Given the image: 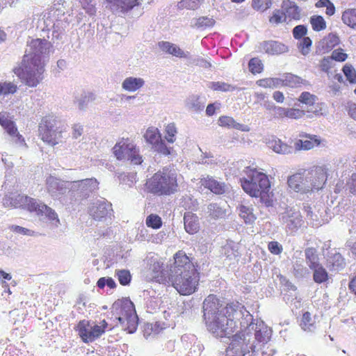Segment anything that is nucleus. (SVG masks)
Here are the masks:
<instances>
[{"label": "nucleus", "mask_w": 356, "mask_h": 356, "mask_svg": "<svg viewBox=\"0 0 356 356\" xmlns=\"http://www.w3.org/2000/svg\"><path fill=\"white\" fill-rule=\"evenodd\" d=\"M97 285L100 289H103L105 286H107L110 289H115L116 287L115 282L111 277L99 278Z\"/></svg>", "instance_id": "nucleus-62"}, {"label": "nucleus", "mask_w": 356, "mask_h": 356, "mask_svg": "<svg viewBox=\"0 0 356 356\" xmlns=\"http://www.w3.org/2000/svg\"><path fill=\"white\" fill-rule=\"evenodd\" d=\"M46 63L40 58L24 56L21 65L13 71L25 85L34 88L43 79Z\"/></svg>", "instance_id": "nucleus-7"}, {"label": "nucleus", "mask_w": 356, "mask_h": 356, "mask_svg": "<svg viewBox=\"0 0 356 356\" xmlns=\"http://www.w3.org/2000/svg\"><path fill=\"white\" fill-rule=\"evenodd\" d=\"M300 325L306 332H313L315 330V321L309 312L303 313Z\"/></svg>", "instance_id": "nucleus-36"}, {"label": "nucleus", "mask_w": 356, "mask_h": 356, "mask_svg": "<svg viewBox=\"0 0 356 356\" xmlns=\"http://www.w3.org/2000/svg\"><path fill=\"white\" fill-rule=\"evenodd\" d=\"M327 266L332 270H340L345 266L344 259L339 253H334L327 259Z\"/></svg>", "instance_id": "nucleus-34"}, {"label": "nucleus", "mask_w": 356, "mask_h": 356, "mask_svg": "<svg viewBox=\"0 0 356 356\" xmlns=\"http://www.w3.org/2000/svg\"><path fill=\"white\" fill-rule=\"evenodd\" d=\"M209 215L213 218H222L225 216L226 211L216 203L210 204L208 206Z\"/></svg>", "instance_id": "nucleus-46"}, {"label": "nucleus", "mask_w": 356, "mask_h": 356, "mask_svg": "<svg viewBox=\"0 0 356 356\" xmlns=\"http://www.w3.org/2000/svg\"><path fill=\"white\" fill-rule=\"evenodd\" d=\"M37 200L20 195L13 194L8 198H6L3 202L4 204H10L15 208L25 207L31 211V201H36Z\"/></svg>", "instance_id": "nucleus-24"}, {"label": "nucleus", "mask_w": 356, "mask_h": 356, "mask_svg": "<svg viewBox=\"0 0 356 356\" xmlns=\"http://www.w3.org/2000/svg\"><path fill=\"white\" fill-rule=\"evenodd\" d=\"M184 220L185 229L188 234H193L199 230L198 218L195 214L191 212L186 213Z\"/></svg>", "instance_id": "nucleus-29"}, {"label": "nucleus", "mask_w": 356, "mask_h": 356, "mask_svg": "<svg viewBox=\"0 0 356 356\" xmlns=\"http://www.w3.org/2000/svg\"><path fill=\"white\" fill-rule=\"evenodd\" d=\"M305 114V111L298 108H287L286 118L298 120L302 118Z\"/></svg>", "instance_id": "nucleus-63"}, {"label": "nucleus", "mask_w": 356, "mask_h": 356, "mask_svg": "<svg viewBox=\"0 0 356 356\" xmlns=\"http://www.w3.org/2000/svg\"><path fill=\"white\" fill-rule=\"evenodd\" d=\"M9 229L11 232L24 235V236H35V232L31 229L20 227L19 225H13L9 227Z\"/></svg>", "instance_id": "nucleus-59"}, {"label": "nucleus", "mask_w": 356, "mask_h": 356, "mask_svg": "<svg viewBox=\"0 0 356 356\" xmlns=\"http://www.w3.org/2000/svg\"><path fill=\"white\" fill-rule=\"evenodd\" d=\"M190 341L193 343L188 353V356H200L203 350L202 344L197 340V339L192 334H184L181 337V341L187 343Z\"/></svg>", "instance_id": "nucleus-28"}, {"label": "nucleus", "mask_w": 356, "mask_h": 356, "mask_svg": "<svg viewBox=\"0 0 356 356\" xmlns=\"http://www.w3.org/2000/svg\"><path fill=\"white\" fill-rule=\"evenodd\" d=\"M271 334V329L264 321L253 320L233 335L225 356H273L275 350L269 343Z\"/></svg>", "instance_id": "nucleus-2"}, {"label": "nucleus", "mask_w": 356, "mask_h": 356, "mask_svg": "<svg viewBox=\"0 0 356 356\" xmlns=\"http://www.w3.org/2000/svg\"><path fill=\"white\" fill-rule=\"evenodd\" d=\"M236 211L239 217L245 224L251 225L254 223L257 219V217L253 212L252 205L248 202H243L238 204L236 207Z\"/></svg>", "instance_id": "nucleus-23"}, {"label": "nucleus", "mask_w": 356, "mask_h": 356, "mask_svg": "<svg viewBox=\"0 0 356 356\" xmlns=\"http://www.w3.org/2000/svg\"><path fill=\"white\" fill-rule=\"evenodd\" d=\"M206 104V99L198 95H191L185 100V106L191 112L198 113L202 112Z\"/></svg>", "instance_id": "nucleus-22"}, {"label": "nucleus", "mask_w": 356, "mask_h": 356, "mask_svg": "<svg viewBox=\"0 0 356 356\" xmlns=\"http://www.w3.org/2000/svg\"><path fill=\"white\" fill-rule=\"evenodd\" d=\"M111 10L118 15L129 13L140 5V0H106Z\"/></svg>", "instance_id": "nucleus-16"}, {"label": "nucleus", "mask_w": 356, "mask_h": 356, "mask_svg": "<svg viewBox=\"0 0 356 356\" xmlns=\"http://www.w3.org/2000/svg\"><path fill=\"white\" fill-rule=\"evenodd\" d=\"M144 138L146 142L152 146L161 138V136L157 128L152 127L146 130Z\"/></svg>", "instance_id": "nucleus-42"}, {"label": "nucleus", "mask_w": 356, "mask_h": 356, "mask_svg": "<svg viewBox=\"0 0 356 356\" xmlns=\"http://www.w3.org/2000/svg\"><path fill=\"white\" fill-rule=\"evenodd\" d=\"M310 23L312 29L316 31L325 29L326 22L321 15H313L310 17Z\"/></svg>", "instance_id": "nucleus-45"}, {"label": "nucleus", "mask_w": 356, "mask_h": 356, "mask_svg": "<svg viewBox=\"0 0 356 356\" xmlns=\"http://www.w3.org/2000/svg\"><path fill=\"white\" fill-rule=\"evenodd\" d=\"M152 149L163 155H169L171 152V147H168L165 141L161 138L156 143L152 146Z\"/></svg>", "instance_id": "nucleus-51"}, {"label": "nucleus", "mask_w": 356, "mask_h": 356, "mask_svg": "<svg viewBox=\"0 0 356 356\" xmlns=\"http://www.w3.org/2000/svg\"><path fill=\"white\" fill-rule=\"evenodd\" d=\"M18 87L12 81H0V96L6 97L13 95L17 91Z\"/></svg>", "instance_id": "nucleus-37"}, {"label": "nucleus", "mask_w": 356, "mask_h": 356, "mask_svg": "<svg viewBox=\"0 0 356 356\" xmlns=\"http://www.w3.org/2000/svg\"><path fill=\"white\" fill-rule=\"evenodd\" d=\"M159 47L161 51L178 58H189V52L184 51L178 45L170 42L162 41L159 42Z\"/></svg>", "instance_id": "nucleus-25"}, {"label": "nucleus", "mask_w": 356, "mask_h": 356, "mask_svg": "<svg viewBox=\"0 0 356 356\" xmlns=\"http://www.w3.org/2000/svg\"><path fill=\"white\" fill-rule=\"evenodd\" d=\"M165 139L168 143H174L177 139L178 133L176 124L174 122L169 123L165 126Z\"/></svg>", "instance_id": "nucleus-41"}, {"label": "nucleus", "mask_w": 356, "mask_h": 356, "mask_svg": "<svg viewBox=\"0 0 356 356\" xmlns=\"http://www.w3.org/2000/svg\"><path fill=\"white\" fill-rule=\"evenodd\" d=\"M300 139L294 142L296 150H309L321 144V139L316 135L301 133L299 135Z\"/></svg>", "instance_id": "nucleus-18"}, {"label": "nucleus", "mask_w": 356, "mask_h": 356, "mask_svg": "<svg viewBox=\"0 0 356 356\" xmlns=\"http://www.w3.org/2000/svg\"><path fill=\"white\" fill-rule=\"evenodd\" d=\"M111 318L116 322L115 326H120L129 334L134 333L138 325L134 303L128 298L115 301L111 307Z\"/></svg>", "instance_id": "nucleus-6"}, {"label": "nucleus", "mask_w": 356, "mask_h": 356, "mask_svg": "<svg viewBox=\"0 0 356 356\" xmlns=\"http://www.w3.org/2000/svg\"><path fill=\"white\" fill-rule=\"evenodd\" d=\"M31 211H35L37 215L44 216L53 227H58L60 222L56 212L39 200L31 201Z\"/></svg>", "instance_id": "nucleus-15"}, {"label": "nucleus", "mask_w": 356, "mask_h": 356, "mask_svg": "<svg viewBox=\"0 0 356 356\" xmlns=\"http://www.w3.org/2000/svg\"><path fill=\"white\" fill-rule=\"evenodd\" d=\"M272 2L270 0H252V7L254 10L264 12L270 8Z\"/></svg>", "instance_id": "nucleus-57"}, {"label": "nucleus", "mask_w": 356, "mask_h": 356, "mask_svg": "<svg viewBox=\"0 0 356 356\" xmlns=\"http://www.w3.org/2000/svg\"><path fill=\"white\" fill-rule=\"evenodd\" d=\"M344 24L352 28H356V9L350 8L346 10L341 17Z\"/></svg>", "instance_id": "nucleus-40"}, {"label": "nucleus", "mask_w": 356, "mask_h": 356, "mask_svg": "<svg viewBox=\"0 0 356 356\" xmlns=\"http://www.w3.org/2000/svg\"><path fill=\"white\" fill-rule=\"evenodd\" d=\"M89 321L86 320L81 321L76 327L78 334L81 338L83 342L88 343L89 341Z\"/></svg>", "instance_id": "nucleus-43"}, {"label": "nucleus", "mask_w": 356, "mask_h": 356, "mask_svg": "<svg viewBox=\"0 0 356 356\" xmlns=\"http://www.w3.org/2000/svg\"><path fill=\"white\" fill-rule=\"evenodd\" d=\"M113 152L118 160H129L134 165L143 161L139 149L129 138H122L113 148Z\"/></svg>", "instance_id": "nucleus-10"}, {"label": "nucleus", "mask_w": 356, "mask_h": 356, "mask_svg": "<svg viewBox=\"0 0 356 356\" xmlns=\"http://www.w3.org/2000/svg\"><path fill=\"white\" fill-rule=\"evenodd\" d=\"M221 254L229 260L236 259L239 256L238 244L234 241H227L222 247Z\"/></svg>", "instance_id": "nucleus-32"}, {"label": "nucleus", "mask_w": 356, "mask_h": 356, "mask_svg": "<svg viewBox=\"0 0 356 356\" xmlns=\"http://www.w3.org/2000/svg\"><path fill=\"white\" fill-rule=\"evenodd\" d=\"M200 183L202 186L215 194L221 195L227 191V186L224 182L219 181L212 177L207 176L202 178Z\"/></svg>", "instance_id": "nucleus-21"}, {"label": "nucleus", "mask_w": 356, "mask_h": 356, "mask_svg": "<svg viewBox=\"0 0 356 356\" xmlns=\"http://www.w3.org/2000/svg\"><path fill=\"white\" fill-rule=\"evenodd\" d=\"M218 124L221 127H227L229 128H235L241 129L242 124L236 122L233 118L229 116H221L218 119Z\"/></svg>", "instance_id": "nucleus-47"}, {"label": "nucleus", "mask_w": 356, "mask_h": 356, "mask_svg": "<svg viewBox=\"0 0 356 356\" xmlns=\"http://www.w3.org/2000/svg\"><path fill=\"white\" fill-rule=\"evenodd\" d=\"M339 42V38L337 34L330 33L321 40L317 47L316 52L323 54L329 51Z\"/></svg>", "instance_id": "nucleus-26"}, {"label": "nucleus", "mask_w": 356, "mask_h": 356, "mask_svg": "<svg viewBox=\"0 0 356 356\" xmlns=\"http://www.w3.org/2000/svg\"><path fill=\"white\" fill-rule=\"evenodd\" d=\"M312 44V40L309 37L300 39L298 46L302 55L306 56L310 52Z\"/></svg>", "instance_id": "nucleus-58"}, {"label": "nucleus", "mask_w": 356, "mask_h": 356, "mask_svg": "<svg viewBox=\"0 0 356 356\" xmlns=\"http://www.w3.org/2000/svg\"><path fill=\"white\" fill-rule=\"evenodd\" d=\"M304 210L307 213V217L311 220L314 226H319L323 223V220L321 219L323 212L321 211V209H316L311 207L310 206L305 204L304 205Z\"/></svg>", "instance_id": "nucleus-31"}, {"label": "nucleus", "mask_w": 356, "mask_h": 356, "mask_svg": "<svg viewBox=\"0 0 356 356\" xmlns=\"http://www.w3.org/2000/svg\"><path fill=\"white\" fill-rule=\"evenodd\" d=\"M268 147L275 152L281 154H288L292 152L293 147L282 142L279 138H273L268 142Z\"/></svg>", "instance_id": "nucleus-30"}, {"label": "nucleus", "mask_w": 356, "mask_h": 356, "mask_svg": "<svg viewBox=\"0 0 356 356\" xmlns=\"http://www.w3.org/2000/svg\"><path fill=\"white\" fill-rule=\"evenodd\" d=\"M174 259V266L170 269V280L174 288L181 295L193 293L199 283V273L185 252L179 251Z\"/></svg>", "instance_id": "nucleus-3"}, {"label": "nucleus", "mask_w": 356, "mask_h": 356, "mask_svg": "<svg viewBox=\"0 0 356 356\" xmlns=\"http://www.w3.org/2000/svg\"><path fill=\"white\" fill-rule=\"evenodd\" d=\"M112 204L104 197H99L93 200L90 207V217L95 221L103 222L111 219L113 216Z\"/></svg>", "instance_id": "nucleus-14"}, {"label": "nucleus", "mask_w": 356, "mask_h": 356, "mask_svg": "<svg viewBox=\"0 0 356 356\" xmlns=\"http://www.w3.org/2000/svg\"><path fill=\"white\" fill-rule=\"evenodd\" d=\"M186 58L189 65H195L206 69L211 67V63L201 56L192 57L189 54V58Z\"/></svg>", "instance_id": "nucleus-48"}, {"label": "nucleus", "mask_w": 356, "mask_h": 356, "mask_svg": "<svg viewBox=\"0 0 356 356\" xmlns=\"http://www.w3.org/2000/svg\"><path fill=\"white\" fill-rule=\"evenodd\" d=\"M259 51L270 55H278L288 51V47L277 41H264L259 44Z\"/></svg>", "instance_id": "nucleus-20"}, {"label": "nucleus", "mask_w": 356, "mask_h": 356, "mask_svg": "<svg viewBox=\"0 0 356 356\" xmlns=\"http://www.w3.org/2000/svg\"><path fill=\"white\" fill-rule=\"evenodd\" d=\"M283 82L284 86L291 88H298L307 83L306 80L291 73L283 75Z\"/></svg>", "instance_id": "nucleus-33"}, {"label": "nucleus", "mask_w": 356, "mask_h": 356, "mask_svg": "<svg viewBox=\"0 0 356 356\" xmlns=\"http://www.w3.org/2000/svg\"><path fill=\"white\" fill-rule=\"evenodd\" d=\"M312 269L314 270V280L316 283H323L327 280V273L322 266L318 265L316 266V268H314Z\"/></svg>", "instance_id": "nucleus-44"}, {"label": "nucleus", "mask_w": 356, "mask_h": 356, "mask_svg": "<svg viewBox=\"0 0 356 356\" xmlns=\"http://www.w3.org/2000/svg\"><path fill=\"white\" fill-rule=\"evenodd\" d=\"M115 275L118 277L119 282L123 285H128L131 280V275L128 270H118L115 272Z\"/></svg>", "instance_id": "nucleus-54"}, {"label": "nucleus", "mask_w": 356, "mask_h": 356, "mask_svg": "<svg viewBox=\"0 0 356 356\" xmlns=\"http://www.w3.org/2000/svg\"><path fill=\"white\" fill-rule=\"evenodd\" d=\"M328 169L325 165L314 166L303 173H296L289 177V188L300 195L312 194L323 188L327 180Z\"/></svg>", "instance_id": "nucleus-4"}, {"label": "nucleus", "mask_w": 356, "mask_h": 356, "mask_svg": "<svg viewBox=\"0 0 356 356\" xmlns=\"http://www.w3.org/2000/svg\"><path fill=\"white\" fill-rule=\"evenodd\" d=\"M343 72L350 83H356V72L351 65H346L343 67Z\"/></svg>", "instance_id": "nucleus-60"}, {"label": "nucleus", "mask_w": 356, "mask_h": 356, "mask_svg": "<svg viewBox=\"0 0 356 356\" xmlns=\"http://www.w3.org/2000/svg\"><path fill=\"white\" fill-rule=\"evenodd\" d=\"M163 327L161 326V323L159 322H156L154 323L147 324L144 331V336L147 338L148 336L151 334H159Z\"/></svg>", "instance_id": "nucleus-56"}, {"label": "nucleus", "mask_w": 356, "mask_h": 356, "mask_svg": "<svg viewBox=\"0 0 356 356\" xmlns=\"http://www.w3.org/2000/svg\"><path fill=\"white\" fill-rule=\"evenodd\" d=\"M3 128L10 136L16 138V143L24 142L22 136L18 133L17 129L13 121L5 125Z\"/></svg>", "instance_id": "nucleus-52"}, {"label": "nucleus", "mask_w": 356, "mask_h": 356, "mask_svg": "<svg viewBox=\"0 0 356 356\" xmlns=\"http://www.w3.org/2000/svg\"><path fill=\"white\" fill-rule=\"evenodd\" d=\"M346 190L350 193L356 195V173H353L346 183Z\"/></svg>", "instance_id": "nucleus-64"}, {"label": "nucleus", "mask_w": 356, "mask_h": 356, "mask_svg": "<svg viewBox=\"0 0 356 356\" xmlns=\"http://www.w3.org/2000/svg\"><path fill=\"white\" fill-rule=\"evenodd\" d=\"M63 130L61 122L53 115L44 117L39 125L42 140L51 145H55L61 141Z\"/></svg>", "instance_id": "nucleus-9"}, {"label": "nucleus", "mask_w": 356, "mask_h": 356, "mask_svg": "<svg viewBox=\"0 0 356 356\" xmlns=\"http://www.w3.org/2000/svg\"><path fill=\"white\" fill-rule=\"evenodd\" d=\"M209 87L213 90L222 92L233 91L235 89L234 86L220 81L211 82L209 83Z\"/></svg>", "instance_id": "nucleus-53"}, {"label": "nucleus", "mask_w": 356, "mask_h": 356, "mask_svg": "<svg viewBox=\"0 0 356 356\" xmlns=\"http://www.w3.org/2000/svg\"><path fill=\"white\" fill-rule=\"evenodd\" d=\"M286 20V15L285 13L281 10H275L273 15L270 17L269 21L270 23L273 24H280Z\"/></svg>", "instance_id": "nucleus-61"}, {"label": "nucleus", "mask_w": 356, "mask_h": 356, "mask_svg": "<svg viewBox=\"0 0 356 356\" xmlns=\"http://www.w3.org/2000/svg\"><path fill=\"white\" fill-rule=\"evenodd\" d=\"M145 223L148 227L155 229H159L162 226L161 218L156 214L149 215L146 218Z\"/></svg>", "instance_id": "nucleus-50"}, {"label": "nucleus", "mask_w": 356, "mask_h": 356, "mask_svg": "<svg viewBox=\"0 0 356 356\" xmlns=\"http://www.w3.org/2000/svg\"><path fill=\"white\" fill-rule=\"evenodd\" d=\"M146 261L149 266V270L152 272V278H158L162 271L163 264L160 263L157 258L153 256L147 257Z\"/></svg>", "instance_id": "nucleus-35"}, {"label": "nucleus", "mask_w": 356, "mask_h": 356, "mask_svg": "<svg viewBox=\"0 0 356 356\" xmlns=\"http://www.w3.org/2000/svg\"><path fill=\"white\" fill-rule=\"evenodd\" d=\"M147 191L158 195H168L177 191V174L175 170L164 168L147 181Z\"/></svg>", "instance_id": "nucleus-8"}, {"label": "nucleus", "mask_w": 356, "mask_h": 356, "mask_svg": "<svg viewBox=\"0 0 356 356\" xmlns=\"http://www.w3.org/2000/svg\"><path fill=\"white\" fill-rule=\"evenodd\" d=\"M306 261L310 268H316L320 265L317 251L315 248H309L305 250Z\"/></svg>", "instance_id": "nucleus-38"}, {"label": "nucleus", "mask_w": 356, "mask_h": 356, "mask_svg": "<svg viewBox=\"0 0 356 356\" xmlns=\"http://www.w3.org/2000/svg\"><path fill=\"white\" fill-rule=\"evenodd\" d=\"M77 182L66 181L49 176L46 179L47 191L52 198L61 200L63 196L70 192L74 184Z\"/></svg>", "instance_id": "nucleus-13"}, {"label": "nucleus", "mask_w": 356, "mask_h": 356, "mask_svg": "<svg viewBox=\"0 0 356 356\" xmlns=\"http://www.w3.org/2000/svg\"><path fill=\"white\" fill-rule=\"evenodd\" d=\"M279 220L288 234L295 233L303 224L302 217L299 210L287 208L279 215Z\"/></svg>", "instance_id": "nucleus-12"}, {"label": "nucleus", "mask_w": 356, "mask_h": 356, "mask_svg": "<svg viewBox=\"0 0 356 356\" xmlns=\"http://www.w3.org/2000/svg\"><path fill=\"white\" fill-rule=\"evenodd\" d=\"M243 174L240 181L247 194L254 197L268 196L270 183L268 177L262 170L248 166L243 170Z\"/></svg>", "instance_id": "nucleus-5"}, {"label": "nucleus", "mask_w": 356, "mask_h": 356, "mask_svg": "<svg viewBox=\"0 0 356 356\" xmlns=\"http://www.w3.org/2000/svg\"><path fill=\"white\" fill-rule=\"evenodd\" d=\"M298 99L300 103L308 106L307 113H312L316 115H323L321 105L316 102L317 97L315 95L309 92H303Z\"/></svg>", "instance_id": "nucleus-19"}, {"label": "nucleus", "mask_w": 356, "mask_h": 356, "mask_svg": "<svg viewBox=\"0 0 356 356\" xmlns=\"http://www.w3.org/2000/svg\"><path fill=\"white\" fill-rule=\"evenodd\" d=\"M216 21L213 17H200L197 19L195 26L198 29H206L213 27Z\"/></svg>", "instance_id": "nucleus-49"}, {"label": "nucleus", "mask_w": 356, "mask_h": 356, "mask_svg": "<svg viewBox=\"0 0 356 356\" xmlns=\"http://www.w3.org/2000/svg\"><path fill=\"white\" fill-rule=\"evenodd\" d=\"M51 49V43L45 39H30L27 41L24 56L40 58L47 62Z\"/></svg>", "instance_id": "nucleus-11"}, {"label": "nucleus", "mask_w": 356, "mask_h": 356, "mask_svg": "<svg viewBox=\"0 0 356 356\" xmlns=\"http://www.w3.org/2000/svg\"><path fill=\"white\" fill-rule=\"evenodd\" d=\"M145 85V80L140 77L129 76L124 79L122 83V88L127 92H134Z\"/></svg>", "instance_id": "nucleus-27"}, {"label": "nucleus", "mask_w": 356, "mask_h": 356, "mask_svg": "<svg viewBox=\"0 0 356 356\" xmlns=\"http://www.w3.org/2000/svg\"><path fill=\"white\" fill-rule=\"evenodd\" d=\"M47 26L59 27L65 19V9L60 4L54 5L44 15Z\"/></svg>", "instance_id": "nucleus-17"}, {"label": "nucleus", "mask_w": 356, "mask_h": 356, "mask_svg": "<svg viewBox=\"0 0 356 356\" xmlns=\"http://www.w3.org/2000/svg\"><path fill=\"white\" fill-rule=\"evenodd\" d=\"M204 318L207 330L216 337H227L232 334L240 321L244 330L253 321L252 316L241 303L226 305L215 296H208L203 302Z\"/></svg>", "instance_id": "nucleus-1"}, {"label": "nucleus", "mask_w": 356, "mask_h": 356, "mask_svg": "<svg viewBox=\"0 0 356 356\" xmlns=\"http://www.w3.org/2000/svg\"><path fill=\"white\" fill-rule=\"evenodd\" d=\"M108 323L105 320H102L99 324H95L90 327V341L100 337L108 327Z\"/></svg>", "instance_id": "nucleus-39"}, {"label": "nucleus", "mask_w": 356, "mask_h": 356, "mask_svg": "<svg viewBox=\"0 0 356 356\" xmlns=\"http://www.w3.org/2000/svg\"><path fill=\"white\" fill-rule=\"evenodd\" d=\"M248 67L252 74H259L263 71L264 65L260 59L253 58L249 61Z\"/></svg>", "instance_id": "nucleus-55"}]
</instances>
